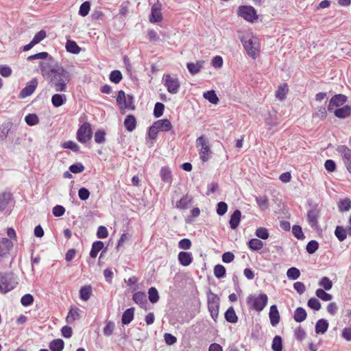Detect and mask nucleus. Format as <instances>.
Listing matches in <instances>:
<instances>
[{"mask_svg":"<svg viewBox=\"0 0 351 351\" xmlns=\"http://www.w3.org/2000/svg\"><path fill=\"white\" fill-rule=\"evenodd\" d=\"M93 137V130L91 125L88 123H84L77 131V139L82 143H86Z\"/></svg>","mask_w":351,"mask_h":351,"instance_id":"7","label":"nucleus"},{"mask_svg":"<svg viewBox=\"0 0 351 351\" xmlns=\"http://www.w3.org/2000/svg\"><path fill=\"white\" fill-rule=\"evenodd\" d=\"M270 323L273 326H276L280 322V314L277 306L274 304L271 306L269 313Z\"/></svg>","mask_w":351,"mask_h":351,"instance_id":"21","label":"nucleus"},{"mask_svg":"<svg viewBox=\"0 0 351 351\" xmlns=\"http://www.w3.org/2000/svg\"><path fill=\"white\" fill-rule=\"evenodd\" d=\"M49 84L56 92H65L71 75L63 66L56 65L50 69Z\"/></svg>","mask_w":351,"mask_h":351,"instance_id":"1","label":"nucleus"},{"mask_svg":"<svg viewBox=\"0 0 351 351\" xmlns=\"http://www.w3.org/2000/svg\"><path fill=\"white\" fill-rule=\"evenodd\" d=\"M114 329V322H112L111 321L108 322L103 330L104 335L106 336H108V337L110 336L112 334Z\"/></svg>","mask_w":351,"mask_h":351,"instance_id":"64","label":"nucleus"},{"mask_svg":"<svg viewBox=\"0 0 351 351\" xmlns=\"http://www.w3.org/2000/svg\"><path fill=\"white\" fill-rule=\"evenodd\" d=\"M307 313L306 310L302 307H298L293 315V319L296 322H302L306 319Z\"/></svg>","mask_w":351,"mask_h":351,"instance_id":"30","label":"nucleus"},{"mask_svg":"<svg viewBox=\"0 0 351 351\" xmlns=\"http://www.w3.org/2000/svg\"><path fill=\"white\" fill-rule=\"evenodd\" d=\"M21 302L22 305L24 306H30L34 302V297L32 296V295L27 293L21 298Z\"/></svg>","mask_w":351,"mask_h":351,"instance_id":"59","label":"nucleus"},{"mask_svg":"<svg viewBox=\"0 0 351 351\" xmlns=\"http://www.w3.org/2000/svg\"><path fill=\"white\" fill-rule=\"evenodd\" d=\"M134 308H129L126 309L122 315V318H121L122 324L123 325L129 324L134 319Z\"/></svg>","mask_w":351,"mask_h":351,"instance_id":"29","label":"nucleus"},{"mask_svg":"<svg viewBox=\"0 0 351 351\" xmlns=\"http://www.w3.org/2000/svg\"><path fill=\"white\" fill-rule=\"evenodd\" d=\"M347 101V97L342 94H338L333 96L328 106V110L332 111L334 107H339L343 106Z\"/></svg>","mask_w":351,"mask_h":351,"instance_id":"15","label":"nucleus"},{"mask_svg":"<svg viewBox=\"0 0 351 351\" xmlns=\"http://www.w3.org/2000/svg\"><path fill=\"white\" fill-rule=\"evenodd\" d=\"M37 85L38 81L36 78L30 80L29 82H27L25 88L21 90L19 93V97L23 99L31 95L35 91Z\"/></svg>","mask_w":351,"mask_h":351,"instance_id":"13","label":"nucleus"},{"mask_svg":"<svg viewBox=\"0 0 351 351\" xmlns=\"http://www.w3.org/2000/svg\"><path fill=\"white\" fill-rule=\"evenodd\" d=\"M25 121L28 125L32 126L37 124L39 121L38 117L35 114H28L25 117Z\"/></svg>","mask_w":351,"mask_h":351,"instance_id":"57","label":"nucleus"},{"mask_svg":"<svg viewBox=\"0 0 351 351\" xmlns=\"http://www.w3.org/2000/svg\"><path fill=\"white\" fill-rule=\"evenodd\" d=\"M12 193L10 192H3L0 193V211H10V201L12 199Z\"/></svg>","mask_w":351,"mask_h":351,"instance_id":"14","label":"nucleus"},{"mask_svg":"<svg viewBox=\"0 0 351 351\" xmlns=\"http://www.w3.org/2000/svg\"><path fill=\"white\" fill-rule=\"evenodd\" d=\"M326 116H327V111H326V108L324 106H320V107L317 108L315 112L313 113L314 117H318L321 119H326Z\"/></svg>","mask_w":351,"mask_h":351,"instance_id":"62","label":"nucleus"},{"mask_svg":"<svg viewBox=\"0 0 351 351\" xmlns=\"http://www.w3.org/2000/svg\"><path fill=\"white\" fill-rule=\"evenodd\" d=\"M62 147L64 149H69L74 152H77L80 150V146L74 141H68L62 144Z\"/></svg>","mask_w":351,"mask_h":351,"instance_id":"49","label":"nucleus"},{"mask_svg":"<svg viewBox=\"0 0 351 351\" xmlns=\"http://www.w3.org/2000/svg\"><path fill=\"white\" fill-rule=\"evenodd\" d=\"M335 116L339 119H346L351 114V106H344L342 108H337L334 112Z\"/></svg>","mask_w":351,"mask_h":351,"instance_id":"23","label":"nucleus"},{"mask_svg":"<svg viewBox=\"0 0 351 351\" xmlns=\"http://www.w3.org/2000/svg\"><path fill=\"white\" fill-rule=\"evenodd\" d=\"M241 212L238 209L235 210L231 215L229 221L230 226L232 230L236 229L239 226L241 221Z\"/></svg>","mask_w":351,"mask_h":351,"instance_id":"22","label":"nucleus"},{"mask_svg":"<svg viewBox=\"0 0 351 351\" xmlns=\"http://www.w3.org/2000/svg\"><path fill=\"white\" fill-rule=\"evenodd\" d=\"M154 125L156 128L162 132H169L172 129L171 123L167 119L158 120L154 123Z\"/></svg>","mask_w":351,"mask_h":351,"instance_id":"19","label":"nucleus"},{"mask_svg":"<svg viewBox=\"0 0 351 351\" xmlns=\"http://www.w3.org/2000/svg\"><path fill=\"white\" fill-rule=\"evenodd\" d=\"M192 203V199L188 195L183 196L176 204V207L180 209H186Z\"/></svg>","mask_w":351,"mask_h":351,"instance_id":"36","label":"nucleus"},{"mask_svg":"<svg viewBox=\"0 0 351 351\" xmlns=\"http://www.w3.org/2000/svg\"><path fill=\"white\" fill-rule=\"evenodd\" d=\"M292 232L295 237L299 240H303L305 236L300 226L294 225L292 228Z\"/></svg>","mask_w":351,"mask_h":351,"instance_id":"56","label":"nucleus"},{"mask_svg":"<svg viewBox=\"0 0 351 351\" xmlns=\"http://www.w3.org/2000/svg\"><path fill=\"white\" fill-rule=\"evenodd\" d=\"M271 348L274 351L282 350V339L280 336L276 335L274 337Z\"/></svg>","mask_w":351,"mask_h":351,"instance_id":"42","label":"nucleus"},{"mask_svg":"<svg viewBox=\"0 0 351 351\" xmlns=\"http://www.w3.org/2000/svg\"><path fill=\"white\" fill-rule=\"evenodd\" d=\"M117 103L121 110L130 109L134 110L135 106L134 104V97L131 95H125V92L122 90L118 92L117 97Z\"/></svg>","mask_w":351,"mask_h":351,"instance_id":"5","label":"nucleus"},{"mask_svg":"<svg viewBox=\"0 0 351 351\" xmlns=\"http://www.w3.org/2000/svg\"><path fill=\"white\" fill-rule=\"evenodd\" d=\"M13 247L12 241L8 238H2L0 240V256H5L9 254Z\"/></svg>","mask_w":351,"mask_h":351,"instance_id":"17","label":"nucleus"},{"mask_svg":"<svg viewBox=\"0 0 351 351\" xmlns=\"http://www.w3.org/2000/svg\"><path fill=\"white\" fill-rule=\"evenodd\" d=\"M307 305L314 311H319L321 308V303L315 298H311L307 302Z\"/></svg>","mask_w":351,"mask_h":351,"instance_id":"54","label":"nucleus"},{"mask_svg":"<svg viewBox=\"0 0 351 351\" xmlns=\"http://www.w3.org/2000/svg\"><path fill=\"white\" fill-rule=\"evenodd\" d=\"M335 235L339 241H343L346 237V230L341 226H337L335 230Z\"/></svg>","mask_w":351,"mask_h":351,"instance_id":"41","label":"nucleus"},{"mask_svg":"<svg viewBox=\"0 0 351 351\" xmlns=\"http://www.w3.org/2000/svg\"><path fill=\"white\" fill-rule=\"evenodd\" d=\"M328 322L325 319H319L315 324V332L317 334H324L328 328Z\"/></svg>","mask_w":351,"mask_h":351,"instance_id":"28","label":"nucleus"},{"mask_svg":"<svg viewBox=\"0 0 351 351\" xmlns=\"http://www.w3.org/2000/svg\"><path fill=\"white\" fill-rule=\"evenodd\" d=\"M160 176L161 180L167 184H171L172 182V173L170 169L167 167H162L160 171Z\"/></svg>","mask_w":351,"mask_h":351,"instance_id":"26","label":"nucleus"},{"mask_svg":"<svg viewBox=\"0 0 351 351\" xmlns=\"http://www.w3.org/2000/svg\"><path fill=\"white\" fill-rule=\"evenodd\" d=\"M109 78L112 82L114 84H118L122 80V74L120 71L114 70L111 71Z\"/></svg>","mask_w":351,"mask_h":351,"instance_id":"48","label":"nucleus"},{"mask_svg":"<svg viewBox=\"0 0 351 351\" xmlns=\"http://www.w3.org/2000/svg\"><path fill=\"white\" fill-rule=\"evenodd\" d=\"M66 101V97L64 94H54L51 97V103L56 108H58Z\"/></svg>","mask_w":351,"mask_h":351,"instance_id":"27","label":"nucleus"},{"mask_svg":"<svg viewBox=\"0 0 351 351\" xmlns=\"http://www.w3.org/2000/svg\"><path fill=\"white\" fill-rule=\"evenodd\" d=\"M106 132L104 130H98L95 133V141L96 143L101 144L106 141Z\"/></svg>","mask_w":351,"mask_h":351,"instance_id":"47","label":"nucleus"},{"mask_svg":"<svg viewBox=\"0 0 351 351\" xmlns=\"http://www.w3.org/2000/svg\"><path fill=\"white\" fill-rule=\"evenodd\" d=\"M162 19L161 5L159 3H154L152 6L149 21L151 23H158L161 21Z\"/></svg>","mask_w":351,"mask_h":351,"instance_id":"16","label":"nucleus"},{"mask_svg":"<svg viewBox=\"0 0 351 351\" xmlns=\"http://www.w3.org/2000/svg\"><path fill=\"white\" fill-rule=\"evenodd\" d=\"M196 146L199 149V158L202 162H207L212 154L210 145L208 139L204 136H201L196 139Z\"/></svg>","mask_w":351,"mask_h":351,"instance_id":"3","label":"nucleus"},{"mask_svg":"<svg viewBox=\"0 0 351 351\" xmlns=\"http://www.w3.org/2000/svg\"><path fill=\"white\" fill-rule=\"evenodd\" d=\"M238 15L243 17L245 20L253 22L258 18L256 12L252 6H239L238 9Z\"/></svg>","mask_w":351,"mask_h":351,"instance_id":"10","label":"nucleus"},{"mask_svg":"<svg viewBox=\"0 0 351 351\" xmlns=\"http://www.w3.org/2000/svg\"><path fill=\"white\" fill-rule=\"evenodd\" d=\"M123 124L128 132H132L136 128V119L134 115L128 114L125 117Z\"/></svg>","mask_w":351,"mask_h":351,"instance_id":"25","label":"nucleus"},{"mask_svg":"<svg viewBox=\"0 0 351 351\" xmlns=\"http://www.w3.org/2000/svg\"><path fill=\"white\" fill-rule=\"evenodd\" d=\"M214 274L217 278H222L226 276V268L223 265L218 264L214 267Z\"/></svg>","mask_w":351,"mask_h":351,"instance_id":"46","label":"nucleus"},{"mask_svg":"<svg viewBox=\"0 0 351 351\" xmlns=\"http://www.w3.org/2000/svg\"><path fill=\"white\" fill-rule=\"evenodd\" d=\"M248 247L253 251H258L263 247V243L258 239H252L248 241Z\"/></svg>","mask_w":351,"mask_h":351,"instance_id":"38","label":"nucleus"},{"mask_svg":"<svg viewBox=\"0 0 351 351\" xmlns=\"http://www.w3.org/2000/svg\"><path fill=\"white\" fill-rule=\"evenodd\" d=\"M162 80L169 93L176 94L178 93L180 83L178 77H172L169 74H165L162 77Z\"/></svg>","mask_w":351,"mask_h":351,"instance_id":"8","label":"nucleus"},{"mask_svg":"<svg viewBox=\"0 0 351 351\" xmlns=\"http://www.w3.org/2000/svg\"><path fill=\"white\" fill-rule=\"evenodd\" d=\"M69 170L73 173H80L84 170V167L81 162H77L71 165Z\"/></svg>","mask_w":351,"mask_h":351,"instance_id":"61","label":"nucleus"},{"mask_svg":"<svg viewBox=\"0 0 351 351\" xmlns=\"http://www.w3.org/2000/svg\"><path fill=\"white\" fill-rule=\"evenodd\" d=\"M65 48L67 52L73 54H78L81 51V48L77 45L76 42L71 40L66 41Z\"/></svg>","mask_w":351,"mask_h":351,"instance_id":"31","label":"nucleus"},{"mask_svg":"<svg viewBox=\"0 0 351 351\" xmlns=\"http://www.w3.org/2000/svg\"><path fill=\"white\" fill-rule=\"evenodd\" d=\"M220 299L217 295L210 291L208 294V308L212 318L216 321L219 310Z\"/></svg>","mask_w":351,"mask_h":351,"instance_id":"6","label":"nucleus"},{"mask_svg":"<svg viewBox=\"0 0 351 351\" xmlns=\"http://www.w3.org/2000/svg\"><path fill=\"white\" fill-rule=\"evenodd\" d=\"M318 285L320 287H323L324 289V290H326V291L330 290L332 287V281L330 280L329 278H328L326 276L322 278L321 280H319Z\"/></svg>","mask_w":351,"mask_h":351,"instance_id":"45","label":"nucleus"},{"mask_svg":"<svg viewBox=\"0 0 351 351\" xmlns=\"http://www.w3.org/2000/svg\"><path fill=\"white\" fill-rule=\"evenodd\" d=\"M315 295L317 298H319L323 301H330L332 299V295L330 293H326L325 290L322 289H317L315 291Z\"/></svg>","mask_w":351,"mask_h":351,"instance_id":"43","label":"nucleus"},{"mask_svg":"<svg viewBox=\"0 0 351 351\" xmlns=\"http://www.w3.org/2000/svg\"><path fill=\"white\" fill-rule=\"evenodd\" d=\"M268 297L265 293H261L258 296L249 295L246 302L250 309L262 311L267 304Z\"/></svg>","mask_w":351,"mask_h":351,"instance_id":"2","label":"nucleus"},{"mask_svg":"<svg viewBox=\"0 0 351 351\" xmlns=\"http://www.w3.org/2000/svg\"><path fill=\"white\" fill-rule=\"evenodd\" d=\"M319 248V243L315 240L310 241L306 247V250L308 253L312 254H314Z\"/></svg>","mask_w":351,"mask_h":351,"instance_id":"51","label":"nucleus"},{"mask_svg":"<svg viewBox=\"0 0 351 351\" xmlns=\"http://www.w3.org/2000/svg\"><path fill=\"white\" fill-rule=\"evenodd\" d=\"M17 283L12 273L0 272V292L5 293L12 290Z\"/></svg>","mask_w":351,"mask_h":351,"instance_id":"4","label":"nucleus"},{"mask_svg":"<svg viewBox=\"0 0 351 351\" xmlns=\"http://www.w3.org/2000/svg\"><path fill=\"white\" fill-rule=\"evenodd\" d=\"M255 234L261 239H267L269 238V234L267 228L263 227L258 228L256 230Z\"/></svg>","mask_w":351,"mask_h":351,"instance_id":"55","label":"nucleus"},{"mask_svg":"<svg viewBox=\"0 0 351 351\" xmlns=\"http://www.w3.org/2000/svg\"><path fill=\"white\" fill-rule=\"evenodd\" d=\"M90 9V4L88 1H85L81 4L79 10V14L82 16L88 15Z\"/></svg>","mask_w":351,"mask_h":351,"instance_id":"58","label":"nucleus"},{"mask_svg":"<svg viewBox=\"0 0 351 351\" xmlns=\"http://www.w3.org/2000/svg\"><path fill=\"white\" fill-rule=\"evenodd\" d=\"M165 110V105L162 103L157 102L154 106V116L156 118H159L163 114Z\"/></svg>","mask_w":351,"mask_h":351,"instance_id":"52","label":"nucleus"},{"mask_svg":"<svg viewBox=\"0 0 351 351\" xmlns=\"http://www.w3.org/2000/svg\"><path fill=\"white\" fill-rule=\"evenodd\" d=\"M336 150L341 156L343 163L351 173V149L346 145H339Z\"/></svg>","mask_w":351,"mask_h":351,"instance_id":"11","label":"nucleus"},{"mask_svg":"<svg viewBox=\"0 0 351 351\" xmlns=\"http://www.w3.org/2000/svg\"><path fill=\"white\" fill-rule=\"evenodd\" d=\"M132 300L134 302L138 304L141 308H145L146 309V306L147 305V300L146 294L143 291H138L134 293L132 296Z\"/></svg>","mask_w":351,"mask_h":351,"instance_id":"18","label":"nucleus"},{"mask_svg":"<svg viewBox=\"0 0 351 351\" xmlns=\"http://www.w3.org/2000/svg\"><path fill=\"white\" fill-rule=\"evenodd\" d=\"M47 36V33L45 30L42 29L35 34L33 39V43L36 45L43 40Z\"/></svg>","mask_w":351,"mask_h":351,"instance_id":"60","label":"nucleus"},{"mask_svg":"<svg viewBox=\"0 0 351 351\" xmlns=\"http://www.w3.org/2000/svg\"><path fill=\"white\" fill-rule=\"evenodd\" d=\"M92 294V287L90 285L84 286L80 290V299L84 301H87L90 299Z\"/></svg>","mask_w":351,"mask_h":351,"instance_id":"35","label":"nucleus"},{"mask_svg":"<svg viewBox=\"0 0 351 351\" xmlns=\"http://www.w3.org/2000/svg\"><path fill=\"white\" fill-rule=\"evenodd\" d=\"M241 42L246 51L248 56L252 57L253 59H256L258 56V46L252 39L248 38L247 36H242L240 38Z\"/></svg>","mask_w":351,"mask_h":351,"instance_id":"9","label":"nucleus"},{"mask_svg":"<svg viewBox=\"0 0 351 351\" xmlns=\"http://www.w3.org/2000/svg\"><path fill=\"white\" fill-rule=\"evenodd\" d=\"M340 211H348L351 208V201L350 199L346 198L341 199L338 205Z\"/></svg>","mask_w":351,"mask_h":351,"instance_id":"50","label":"nucleus"},{"mask_svg":"<svg viewBox=\"0 0 351 351\" xmlns=\"http://www.w3.org/2000/svg\"><path fill=\"white\" fill-rule=\"evenodd\" d=\"M228 210V205L224 202H220L217 204V213L219 216H223L226 214Z\"/></svg>","mask_w":351,"mask_h":351,"instance_id":"63","label":"nucleus"},{"mask_svg":"<svg viewBox=\"0 0 351 351\" xmlns=\"http://www.w3.org/2000/svg\"><path fill=\"white\" fill-rule=\"evenodd\" d=\"M205 62L204 60H199L196 62H188L186 64V67L189 71V73L195 75L197 74L201 69H202Z\"/></svg>","mask_w":351,"mask_h":351,"instance_id":"20","label":"nucleus"},{"mask_svg":"<svg viewBox=\"0 0 351 351\" xmlns=\"http://www.w3.org/2000/svg\"><path fill=\"white\" fill-rule=\"evenodd\" d=\"M320 216V209L318 206L314 205L307 213V221L308 224L313 228H317L318 226V219Z\"/></svg>","mask_w":351,"mask_h":351,"instance_id":"12","label":"nucleus"},{"mask_svg":"<svg viewBox=\"0 0 351 351\" xmlns=\"http://www.w3.org/2000/svg\"><path fill=\"white\" fill-rule=\"evenodd\" d=\"M64 347V341L60 339H53L49 345V348L51 351H62Z\"/></svg>","mask_w":351,"mask_h":351,"instance_id":"33","label":"nucleus"},{"mask_svg":"<svg viewBox=\"0 0 351 351\" xmlns=\"http://www.w3.org/2000/svg\"><path fill=\"white\" fill-rule=\"evenodd\" d=\"M79 311L80 310L77 308L71 309L66 317V322L71 324L75 320L79 319L80 317Z\"/></svg>","mask_w":351,"mask_h":351,"instance_id":"37","label":"nucleus"},{"mask_svg":"<svg viewBox=\"0 0 351 351\" xmlns=\"http://www.w3.org/2000/svg\"><path fill=\"white\" fill-rule=\"evenodd\" d=\"M104 244L101 241L93 242L90 252V256L92 258H96L99 252L103 249Z\"/></svg>","mask_w":351,"mask_h":351,"instance_id":"34","label":"nucleus"},{"mask_svg":"<svg viewBox=\"0 0 351 351\" xmlns=\"http://www.w3.org/2000/svg\"><path fill=\"white\" fill-rule=\"evenodd\" d=\"M287 278L290 280H297L300 276V270L296 267H291L287 271Z\"/></svg>","mask_w":351,"mask_h":351,"instance_id":"44","label":"nucleus"},{"mask_svg":"<svg viewBox=\"0 0 351 351\" xmlns=\"http://www.w3.org/2000/svg\"><path fill=\"white\" fill-rule=\"evenodd\" d=\"M204 97L209 101L211 104H217L219 102V98L215 90H211L205 92L203 95Z\"/></svg>","mask_w":351,"mask_h":351,"instance_id":"39","label":"nucleus"},{"mask_svg":"<svg viewBox=\"0 0 351 351\" xmlns=\"http://www.w3.org/2000/svg\"><path fill=\"white\" fill-rule=\"evenodd\" d=\"M179 263L183 266H189L193 261L192 254L188 252H180L178 254Z\"/></svg>","mask_w":351,"mask_h":351,"instance_id":"24","label":"nucleus"},{"mask_svg":"<svg viewBox=\"0 0 351 351\" xmlns=\"http://www.w3.org/2000/svg\"><path fill=\"white\" fill-rule=\"evenodd\" d=\"M148 298L152 304H155L159 300V294L155 287H152L148 289Z\"/></svg>","mask_w":351,"mask_h":351,"instance_id":"40","label":"nucleus"},{"mask_svg":"<svg viewBox=\"0 0 351 351\" xmlns=\"http://www.w3.org/2000/svg\"><path fill=\"white\" fill-rule=\"evenodd\" d=\"M225 319L228 322L235 324L238 321V317L235 313V311L232 306L229 307L226 311Z\"/></svg>","mask_w":351,"mask_h":351,"instance_id":"32","label":"nucleus"},{"mask_svg":"<svg viewBox=\"0 0 351 351\" xmlns=\"http://www.w3.org/2000/svg\"><path fill=\"white\" fill-rule=\"evenodd\" d=\"M256 202L258 204V206L265 210L268 208V198L265 196H258L256 197Z\"/></svg>","mask_w":351,"mask_h":351,"instance_id":"53","label":"nucleus"}]
</instances>
